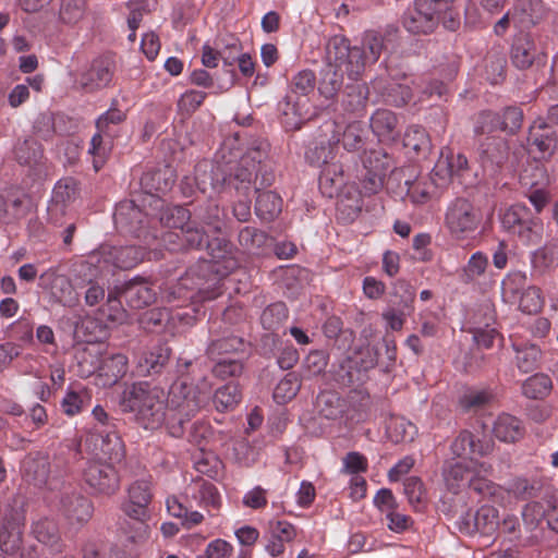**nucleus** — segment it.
Returning a JSON list of instances; mask_svg holds the SVG:
<instances>
[{
  "label": "nucleus",
  "mask_w": 558,
  "mask_h": 558,
  "mask_svg": "<svg viewBox=\"0 0 558 558\" xmlns=\"http://www.w3.org/2000/svg\"><path fill=\"white\" fill-rule=\"evenodd\" d=\"M477 533L490 536L499 526L498 510L490 506H482L475 511Z\"/></svg>",
  "instance_id": "0e129e2a"
},
{
  "label": "nucleus",
  "mask_w": 558,
  "mask_h": 558,
  "mask_svg": "<svg viewBox=\"0 0 558 558\" xmlns=\"http://www.w3.org/2000/svg\"><path fill=\"white\" fill-rule=\"evenodd\" d=\"M384 48V39L376 32H368L363 38L360 49L363 51V63L366 66L374 64L380 57Z\"/></svg>",
  "instance_id": "338daca9"
},
{
  "label": "nucleus",
  "mask_w": 558,
  "mask_h": 558,
  "mask_svg": "<svg viewBox=\"0 0 558 558\" xmlns=\"http://www.w3.org/2000/svg\"><path fill=\"white\" fill-rule=\"evenodd\" d=\"M107 458L110 462L88 461L84 469V481L94 494L111 496L120 488V475L114 464L121 461Z\"/></svg>",
  "instance_id": "dca6fc26"
},
{
  "label": "nucleus",
  "mask_w": 558,
  "mask_h": 558,
  "mask_svg": "<svg viewBox=\"0 0 558 558\" xmlns=\"http://www.w3.org/2000/svg\"><path fill=\"white\" fill-rule=\"evenodd\" d=\"M123 412L134 413L136 420L147 429L167 426L168 411L165 391L148 381L125 386L120 398Z\"/></svg>",
  "instance_id": "39448f33"
},
{
  "label": "nucleus",
  "mask_w": 558,
  "mask_h": 558,
  "mask_svg": "<svg viewBox=\"0 0 558 558\" xmlns=\"http://www.w3.org/2000/svg\"><path fill=\"white\" fill-rule=\"evenodd\" d=\"M546 59V46L542 36L532 33H519L514 36L510 50V60L519 70L530 69L534 63Z\"/></svg>",
  "instance_id": "2eb2a0df"
},
{
  "label": "nucleus",
  "mask_w": 558,
  "mask_h": 558,
  "mask_svg": "<svg viewBox=\"0 0 558 558\" xmlns=\"http://www.w3.org/2000/svg\"><path fill=\"white\" fill-rule=\"evenodd\" d=\"M129 368V360L122 353L106 354L100 357L98 376L104 378V386H111L122 378Z\"/></svg>",
  "instance_id": "7c9ffc66"
},
{
  "label": "nucleus",
  "mask_w": 558,
  "mask_h": 558,
  "mask_svg": "<svg viewBox=\"0 0 558 558\" xmlns=\"http://www.w3.org/2000/svg\"><path fill=\"white\" fill-rule=\"evenodd\" d=\"M521 389L526 398L542 400L550 393L553 381L548 375L536 373L523 381Z\"/></svg>",
  "instance_id": "8fccbe9b"
},
{
  "label": "nucleus",
  "mask_w": 558,
  "mask_h": 558,
  "mask_svg": "<svg viewBox=\"0 0 558 558\" xmlns=\"http://www.w3.org/2000/svg\"><path fill=\"white\" fill-rule=\"evenodd\" d=\"M519 310L525 314H537L545 304L542 289L537 286H527L521 293L518 301Z\"/></svg>",
  "instance_id": "4d7b16f0"
},
{
  "label": "nucleus",
  "mask_w": 558,
  "mask_h": 558,
  "mask_svg": "<svg viewBox=\"0 0 558 558\" xmlns=\"http://www.w3.org/2000/svg\"><path fill=\"white\" fill-rule=\"evenodd\" d=\"M344 75L340 70L326 61L318 85L320 95L327 99L333 98L343 85Z\"/></svg>",
  "instance_id": "49530a36"
},
{
  "label": "nucleus",
  "mask_w": 558,
  "mask_h": 558,
  "mask_svg": "<svg viewBox=\"0 0 558 558\" xmlns=\"http://www.w3.org/2000/svg\"><path fill=\"white\" fill-rule=\"evenodd\" d=\"M199 248L205 247L211 260H201L182 276L175 286L165 290L163 298L168 303L178 302L183 306L186 301H211L223 292L222 279L238 267L232 256V243L218 234L205 233Z\"/></svg>",
  "instance_id": "f03ea898"
},
{
  "label": "nucleus",
  "mask_w": 558,
  "mask_h": 558,
  "mask_svg": "<svg viewBox=\"0 0 558 558\" xmlns=\"http://www.w3.org/2000/svg\"><path fill=\"white\" fill-rule=\"evenodd\" d=\"M493 433L500 441L512 444L524 436L525 428L518 417L504 413L496 418Z\"/></svg>",
  "instance_id": "f704fd0d"
},
{
  "label": "nucleus",
  "mask_w": 558,
  "mask_h": 558,
  "mask_svg": "<svg viewBox=\"0 0 558 558\" xmlns=\"http://www.w3.org/2000/svg\"><path fill=\"white\" fill-rule=\"evenodd\" d=\"M186 498L196 502L211 517L216 515L222 506L221 495L218 488L210 482L198 478L192 482L185 489Z\"/></svg>",
  "instance_id": "393cba45"
},
{
  "label": "nucleus",
  "mask_w": 558,
  "mask_h": 558,
  "mask_svg": "<svg viewBox=\"0 0 558 558\" xmlns=\"http://www.w3.org/2000/svg\"><path fill=\"white\" fill-rule=\"evenodd\" d=\"M14 155L21 165H35L43 156L41 145L34 138H26L15 146Z\"/></svg>",
  "instance_id": "680f3d73"
},
{
  "label": "nucleus",
  "mask_w": 558,
  "mask_h": 558,
  "mask_svg": "<svg viewBox=\"0 0 558 558\" xmlns=\"http://www.w3.org/2000/svg\"><path fill=\"white\" fill-rule=\"evenodd\" d=\"M482 221V209L465 197L454 198L446 208L445 227L454 240L471 239Z\"/></svg>",
  "instance_id": "1a4fd4ad"
},
{
  "label": "nucleus",
  "mask_w": 558,
  "mask_h": 558,
  "mask_svg": "<svg viewBox=\"0 0 558 558\" xmlns=\"http://www.w3.org/2000/svg\"><path fill=\"white\" fill-rule=\"evenodd\" d=\"M92 414L97 421L95 429L101 439V453L113 461H122L125 456L124 444L117 433L114 420L108 415L101 405H96Z\"/></svg>",
  "instance_id": "a211bd4d"
},
{
  "label": "nucleus",
  "mask_w": 558,
  "mask_h": 558,
  "mask_svg": "<svg viewBox=\"0 0 558 558\" xmlns=\"http://www.w3.org/2000/svg\"><path fill=\"white\" fill-rule=\"evenodd\" d=\"M408 197L413 204H426L436 193L438 185L434 180V173L430 177L416 179L414 182H407Z\"/></svg>",
  "instance_id": "de8ad7c7"
},
{
  "label": "nucleus",
  "mask_w": 558,
  "mask_h": 558,
  "mask_svg": "<svg viewBox=\"0 0 558 558\" xmlns=\"http://www.w3.org/2000/svg\"><path fill=\"white\" fill-rule=\"evenodd\" d=\"M160 222L165 227L174 230L163 235V242L169 245V250H199L202 246L204 234L196 220H191V213L185 207H167L160 215Z\"/></svg>",
  "instance_id": "0eeeda50"
},
{
  "label": "nucleus",
  "mask_w": 558,
  "mask_h": 558,
  "mask_svg": "<svg viewBox=\"0 0 558 558\" xmlns=\"http://www.w3.org/2000/svg\"><path fill=\"white\" fill-rule=\"evenodd\" d=\"M512 348L515 352V364L522 373L532 372L538 366L542 351L536 344L514 342Z\"/></svg>",
  "instance_id": "37998d69"
},
{
  "label": "nucleus",
  "mask_w": 558,
  "mask_h": 558,
  "mask_svg": "<svg viewBox=\"0 0 558 558\" xmlns=\"http://www.w3.org/2000/svg\"><path fill=\"white\" fill-rule=\"evenodd\" d=\"M501 226L526 246L536 245L543 239V221L535 217L524 204H514L501 216Z\"/></svg>",
  "instance_id": "9d476101"
},
{
  "label": "nucleus",
  "mask_w": 558,
  "mask_h": 558,
  "mask_svg": "<svg viewBox=\"0 0 558 558\" xmlns=\"http://www.w3.org/2000/svg\"><path fill=\"white\" fill-rule=\"evenodd\" d=\"M59 510L69 524L83 525L87 523L94 513L92 500L80 493H63L60 497Z\"/></svg>",
  "instance_id": "4be33fe9"
},
{
  "label": "nucleus",
  "mask_w": 558,
  "mask_h": 558,
  "mask_svg": "<svg viewBox=\"0 0 558 558\" xmlns=\"http://www.w3.org/2000/svg\"><path fill=\"white\" fill-rule=\"evenodd\" d=\"M468 169V159L462 154H447L441 153L440 159L436 163L433 173L434 175H442L445 178L460 177Z\"/></svg>",
  "instance_id": "09e8293b"
},
{
  "label": "nucleus",
  "mask_w": 558,
  "mask_h": 558,
  "mask_svg": "<svg viewBox=\"0 0 558 558\" xmlns=\"http://www.w3.org/2000/svg\"><path fill=\"white\" fill-rule=\"evenodd\" d=\"M28 203L26 195L9 198L0 196V222L12 223L24 218L29 211Z\"/></svg>",
  "instance_id": "a19ab883"
},
{
  "label": "nucleus",
  "mask_w": 558,
  "mask_h": 558,
  "mask_svg": "<svg viewBox=\"0 0 558 558\" xmlns=\"http://www.w3.org/2000/svg\"><path fill=\"white\" fill-rule=\"evenodd\" d=\"M107 272L96 274L95 268L92 270H82V263L78 265V277L82 288H86L84 292L85 303L88 306H95L104 301L106 296L105 288L98 283V278L102 277Z\"/></svg>",
  "instance_id": "e433bc0d"
},
{
  "label": "nucleus",
  "mask_w": 558,
  "mask_h": 558,
  "mask_svg": "<svg viewBox=\"0 0 558 558\" xmlns=\"http://www.w3.org/2000/svg\"><path fill=\"white\" fill-rule=\"evenodd\" d=\"M364 168L371 174L369 192L376 193L383 186V178L395 168L393 158L381 147L365 150L362 156Z\"/></svg>",
  "instance_id": "b1692460"
},
{
  "label": "nucleus",
  "mask_w": 558,
  "mask_h": 558,
  "mask_svg": "<svg viewBox=\"0 0 558 558\" xmlns=\"http://www.w3.org/2000/svg\"><path fill=\"white\" fill-rule=\"evenodd\" d=\"M194 469L196 472L216 480L222 471V462L211 452L201 450V452L194 457Z\"/></svg>",
  "instance_id": "774afa93"
},
{
  "label": "nucleus",
  "mask_w": 558,
  "mask_h": 558,
  "mask_svg": "<svg viewBox=\"0 0 558 558\" xmlns=\"http://www.w3.org/2000/svg\"><path fill=\"white\" fill-rule=\"evenodd\" d=\"M114 62L109 57L93 60L89 68L76 78V84L86 93H95L110 85L114 74Z\"/></svg>",
  "instance_id": "412c9836"
},
{
  "label": "nucleus",
  "mask_w": 558,
  "mask_h": 558,
  "mask_svg": "<svg viewBox=\"0 0 558 558\" xmlns=\"http://www.w3.org/2000/svg\"><path fill=\"white\" fill-rule=\"evenodd\" d=\"M367 98L368 88L365 84L347 85L342 97V107L345 111L356 112L365 107Z\"/></svg>",
  "instance_id": "5fc2aeb1"
},
{
  "label": "nucleus",
  "mask_w": 558,
  "mask_h": 558,
  "mask_svg": "<svg viewBox=\"0 0 558 558\" xmlns=\"http://www.w3.org/2000/svg\"><path fill=\"white\" fill-rule=\"evenodd\" d=\"M153 500L151 483L134 481L126 489V497L120 505L121 511L131 520L120 524L129 541L137 543L147 536V521L150 519L149 504Z\"/></svg>",
  "instance_id": "423d86ee"
},
{
  "label": "nucleus",
  "mask_w": 558,
  "mask_h": 558,
  "mask_svg": "<svg viewBox=\"0 0 558 558\" xmlns=\"http://www.w3.org/2000/svg\"><path fill=\"white\" fill-rule=\"evenodd\" d=\"M242 400V392L236 383L230 381L220 388L215 393H211V399L215 409L218 412H228L234 410Z\"/></svg>",
  "instance_id": "79ce46f5"
},
{
  "label": "nucleus",
  "mask_w": 558,
  "mask_h": 558,
  "mask_svg": "<svg viewBox=\"0 0 558 558\" xmlns=\"http://www.w3.org/2000/svg\"><path fill=\"white\" fill-rule=\"evenodd\" d=\"M32 532L35 538L41 544L48 546L56 553L63 548L58 523L53 519L43 518L33 524Z\"/></svg>",
  "instance_id": "c9c22d12"
},
{
  "label": "nucleus",
  "mask_w": 558,
  "mask_h": 558,
  "mask_svg": "<svg viewBox=\"0 0 558 558\" xmlns=\"http://www.w3.org/2000/svg\"><path fill=\"white\" fill-rule=\"evenodd\" d=\"M339 143L340 131L338 124L335 121L326 122L306 151L307 161L317 167L333 162Z\"/></svg>",
  "instance_id": "f3484780"
},
{
  "label": "nucleus",
  "mask_w": 558,
  "mask_h": 558,
  "mask_svg": "<svg viewBox=\"0 0 558 558\" xmlns=\"http://www.w3.org/2000/svg\"><path fill=\"white\" fill-rule=\"evenodd\" d=\"M328 364V355L322 350L311 351L304 359L301 367V377L311 379L322 375Z\"/></svg>",
  "instance_id": "13d9d810"
},
{
  "label": "nucleus",
  "mask_w": 558,
  "mask_h": 558,
  "mask_svg": "<svg viewBox=\"0 0 558 558\" xmlns=\"http://www.w3.org/2000/svg\"><path fill=\"white\" fill-rule=\"evenodd\" d=\"M125 298L132 308H142L150 305L156 299V291L142 278H135L125 282L121 288L116 287L108 292L107 307L108 319L112 323H122L125 311L121 307L120 296Z\"/></svg>",
  "instance_id": "6e6552de"
},
{
  "label": "nucleus",
  "mask_w": 558,
  "mask_h": 558,
  "mask_svg": "<svg viewBox=\"0 0 558 558\" xmlns=\"http://www.w3.org/2000/svg\"><path fill=\"white\" fill-rule=\"evenodd\" d=\"M523 120V110L517 106L506 107L501 112L483 111L477 117L474 132L476 135H484L502 131L514 135L522 128Z\"/></svg>",
  "instance_id": "ddd939ff"
},
{
  "label": "nucleus",
  "mask_w": 558,
  "mask_h": 558,
  "mask_svg": "<svg viewBox=\"0 0 558 558\" xmlns=\"http://www.w3.org/2000/svg\"><path fill=\"white\" fill-rule=\"evenodd\" d=\"M546 15L543 0H517L512 8V19L523 25H535Z\"/></svg>",
  "instance_id": "4c0bfd02"
},
{
  "label": "nucleus",
  "mask_w": 558,
  "mask_h": 558,
  "mask_svg": "<svg viewBox=\"0 0 558 558\" xmlns=\"http://www.w3.org/2000/svg\"><path fill=\"white\" fill-rule=\"evenodd\" d=\"M492 473L489 463L472 458H451L444 462L441 474L447 489L453 494L470 488L483 498H497V494H502L504 489L486 478Z\"/></svg>",
  "instance_id": "20e7f679"
},
{
  "label": "nucleus",
  "mask_w": 558,
  "mask_h": 558,
  "mask_svg": "<svg viewBox=\"0 0 558 558\" xmlns=\"http://www.w3.org/2000/svg\"><path fill=\"white\" fill-rule=\"evenodd\" d=\"M282 198L272 191L258 193L255 202L256 215L265 221H271L281 213Z\"/></svg>",
  "instance_id": "a18cd8bd"
},
{
  "label": "nucleus",
  "mask_w": 558,
  "mask_h": 558,
  "mask_svg": "<svg viewBox=\"0 0 558 558\" xmlns=\"http://www.w3.org/2000/svg\"><path fill=\"white\" fill-rule=\"evenodd\" d=\"M289 317L288 307L283 302L268 305L262 313L260 323L266 330H277Z\"/></svg>",
  "instance_id": "052dcab7"
},
{
  "label": "nucleus",
  "mask_w": 558,
  "mask_h": 558,
  "mask_svg": "<svg viewBox=\"0 0 558 558\" xmlns=\"http://www.w3.org/2000/svg\"><path fill=\"white\" fill-rule=\"evenodd\" d=\"M405 148L413 150L416 155H427L432 148L428 133L420 125H411L407 129L403 137Z\"/></svg>",
  "instance_id": "603ef678"
},
{
  "label": "nucleus",
  "mask_w": 558,
  "mask_h": 558,
  "mask_svg": "<svg viewBox=\"0 0 558 558\" xmlns=\"http://www.w3.org/2000/svg\"><path fill=\"white\" fill-rule=\"evenodd\" d=\"M478 153L483 162L501 165L508 157V144L497 135H478Z\"/></svg>",
  "instance_id": "2f4dec72"
},
{
  "label": "nucleus",
  "mask_w": 558,
  "mask_h": 558,
  "mask_svg": "<svg viewBox=\"0 0 558 558\" xmlns=\"http://www.w3.org/2000/svg\"><path fill=\"white\" fill-rule=\"evenodd\" d=\"M488 257L485 253L477 251L473 253L462 268V281L474 283L483 277L488 268Z\"/></svg>",
  "instance_id": "6e6d98bb"
},
{
  "label": "nucleus",
  "mask_w": 558,
  "mask_h": 558,
  "mask_svg": "<svg viewBox=\"0 0 558 558\" xmlns=\"http://www.w3.org/2000/svg\"><path fill=\"white\" fill-rule=\"evenodd\" d=\"M344 172L342 165L331 162L324 166L319 175V189L328 197H333L344 185Z\"/></svg>",
  "instance_id": "ea45409f"
},
{
  "label": "nucleus",
  "mask_w": 558,
  "mask_h": 558,
  "mask_svg": "<svg viewBox=\"0 0 558 558\" xmlns=\"http://www.w3.org/2000/svg\"><path fill=\"white\" fill-rule=\"evenodd\" d=\"M196 219L203 225L201 229L205 233L219 234L222 229V221L220 218V208L215 203H208L205 207L199 208L196 213Z\"/></svg>",
  "instance_id": "bf43d9fd"
},
{
  "label": "nucleus",
  "mask_w": 558,
  "mask_h": 558,
  "mask_svg": "<svg viewBox=\"0 0 558 558\" xmlns=\"http://www.w3.org/2000/svg\"><path fill=\"white\" fill-rule=\"evenodd\" d=\"M502 494H497V498H490L495 502H500L504 500L505 495H512L517 499L527 500L536 497L542 488L544 487V482L539 477H514L508 482L507 487H502Z\"/></svg>",
  "instance_id": "cd10ccee"
},
{
  "label": "nucleus",
  "mask_w": 558,
  "mask_h": 558,
  "mask_svg": "<svg viewBox=\"0 0 558 558\" xmlns=\"http://www.w3.org/2000/svg\"><path fill=\"white\" fill-rule=\"evenodd\" d=\"M38 286L50 294L53 302L64 306L76 305L82 294L78 269L74 282L52 268L47 269L39 276Z\"/></svg>",
  "instance_id": "4468645a"
},
{
  "label": "nucleus",
  "mask_w": 558,
  "mask_h": 558,
  "mask_svg": "<svg viewBox=\"0 0 558 558\" xmlns=\"http://www.w3.org/2000/svg\"><path fill=\"white\" fill-rule=\"evenodd\" d=\"M142 259L143 252L136 246L129 245L116 247L111 245H101L82 262V270H92L94 267L96 274H99L109 272L112 267L131 269L141 263Z\"/></svg>",
  "instance_id": "9b49d317"
},
{
  "label": "nucleus",
  "mask_w": 558,
  "mask_h": 558,
  "mask_svg": "<svg viewBox=\"0 0 558 558\" xmlns=\"http://www.w3.org/2000/svg\"><path fill=\"white\" fill-rule=\"evenodd\" d=\"M435 7V0H415L414 7L408 9L403 14L404 28L412 34L433 33L439 24Z\"/></svg>",
  "instance_id": "6ab92c4d"
},
{
  "label": "nucleus",
  "mask_w": 558,
  "mask_h": 558,
  "mask_svg": "<svg viewBox=\"0 0 558 558\" xmlns=\"http://www.w3.org/2000/svg\"><path fill=\"white\" fill-rule=\"evenodd\" d=\"M175 182V175L171 168L146 171L141 178L142 190L151 196L166 194Z\"/></svg>",
  "instance_id": "c756f323"
},
{
  "label": "nucleus",
  "mask_w": 558,
  "mask_h": 558,
  "mask_svg": "<svg viewBox=\"0 0 558 558\" xmlns=\"http://www.w3.org/2000/svg\"><path fill=\"white\" fill-rule=\"evenodd\" d=\"M326 61L353 81H357L366 69L363 63V51L359 46L351 47L350 41L342 35H335L328 39Z\"/></svg>",
  "instance_id": "f8f14e48"
},
{
  "label": "nucleus",
  "mask_w": 558,
  "mask_h": 558,
  "mask_svg": "<svg viewBox=\"0 0 558 558\" xmlns=\"http://www.w3.org/2000/svg\"><path fill=\"white\" fill-rule=\"evenodd\" d=\"M396 114L388 109H378L371 117L372 131L380 141L395 140L398 134Z\"/></svg>",
  "instance_id": "58836bf2"
},
{
  "label": "nucleus",
  "mask_w": 558,
  "mask_h": 558,
  "mask_svg": "<svg viewBox=\"0 0 558 558\" xmlns=\"http://www.w3.org/2000/svg\"><path fill=\"white\" fill-rule=\"evenodd\" d=\"M87 12V0H61L59 20L62 24L75 26L85 19Z\"/></svg>",
  "instance_id": "3c124183"
},
{
  "label": "nucleus",
  "mask_w": 558,
  "mask_h": 558,
  "mask_svg": "<svg viewBox=\"0 0 558 558\" xmlns=\"http://www.w3.org/2000/svg\"><path fill=\"white\" fill-rule=\"evenodd\" d=\"M527 276L524 271L514 270L506 275L501 281V296L506 303L515 304L526 289Z\"/></svg>",
  "instance_id": "c03bdc74"
},
{
  "label": "nucleus",
  "mask_w": 558,
  "mask_h": 558,
  "mask_svg": "<svg viewBox=\"0 0 558 558\" xmlns=\"http://www.w3.org/2000/svg\"><path fill=\"white\" fill-rule=\"evenodd\" d=\"M192 361L179 359L178 378L172 383L167 399L168 433L175 438L184 434V425L197 413L206 409L211 399V384L206 377L191 383L189 368Z\"/></svg>",
  "instance_id": "7ed1b4c3"
},
{
  "label": "nucleus",
  "mask_w": 558,
  "mask_h": 558,
  "mask_svg": "<svg viewBox=\"0 0 558 558\" xmlns=\"http://www.w3.org/2000/svg\"><path fill=\"white\" fill-rule=\"evenodd\" d=\"M485 78L493 85L501 83L506 77V58L500 52H490L485 58Z\"/></svg>",
  "instance_id": "e2e57ef3"
},
{
  "label": "nucleus",
  "mask_w": 558,
  "mask_h": 558,
  "mask_svg": "<svg viewBox=\"0 0 558 558\" xmlns=\"http://www.w3.org/2000/svg\"><path fill=\"white\" fill-rule=\"evenodd\" d=\"M104 135H106L104 132L97 131V133L90 140V145L88 148V154L93 157V166L95 171H99L101 169L110 154L112 146L111 141L105 140Z\"/></svg>",
  "instance_id": "69168bd1"
},
{
  "label": "nucleus",
  "mask_w": 558,
  "mask_h": 558,
  "mask_svg": "<svg viewBox=\"0 0 558 558\" xmlns=\"http://www.w3.org/2000/svg\"><path fill=\"white\" fill-rule=\"evenodd\" d=\"M92 402L90 391L82 386H70L60 402L61 410L66 416H75L86 410Z\"/></svg>",
  "instance_id": "72a5a7b5"
},
{
  "label": "nucleus",
  "mask_w": 558,
  "mask_h": 558,
  "mask_svg": "<svg viewBox=\"0 0 558 558\" xmlns=\"http://www.w3.org/2000/svg\"><path fill=\"white\" fill-rule=\"evenodd\" d=\"M24 523L23 511L16 509H11L3 517L0 525V549L4 554L12 555L20 549Z\"/></svg>",
  "instance_id": "5701e85b"
},
{
  "label": "nucleus",
  "mask_w": 558,
  "mask_h": 558,
  "mask_svg": "<svg viewBox=\"0 0 558 558\" xmlns=\"http://www.w3.org/2000/svg\"><path fill=\"white\" fill-rule=\"evenodd\" d=\"M526 146L530 154L539 160H549L557 148V134L549 129L544 118L534 120L527 130Z\"/></svg>",
  "instance_id": "aec40b11"
},
{
  "label": "nucleus",
  "mask_w": 558,
  "mask_h": 558,
  "mask_svg": "<svg viewBox=\"0 0 558 558\" xmlns=\"http://www.w3.org/2000/svg\"><path fill=\"white\" fill-rule=\"evenodd\" d=\"M494 442L490 440L476 439L469 430H461L450 445L453 458L466 459V456L485 457L493 452Z\"/></svg>",
  "instance_id": "a878e982"
},
{
  "label": "nucleus",
  "mask_w": 558,
  "mask_h": 558,
  "mask_svg": "<svg viewBox=\"0 0 558 558\" xmlns=\"http://www.w3.org/2000/svg\"><path fill=\"white\" fill-rule=\"evenodd\" d=\"M387 435L395 444L411 442L417 435V427L404 417H391L387 426Z\"/></svg>",
  "instance_id": "864d4df0"
},
{
  "label": "nucleus",
  "mask_w": 558,
  "mask_h": 558,
  "mask_svg": "<svg viewBox=\"0 0 558 558\" xmlns=\"http://www.w3.org/2000/svg\"><path fill=\"white\" fill-rule=\"evenodd\" d=\"M21 472L36 485L46 483L50 473L48 457L40 451L29 452L21 463Z\"/></svg>",
  "instance_id": "473e14b6"
},
{
  "label": "nucleus",
  "mask_w": 558,
  "mask_h": 558,
  "mask_svg": "<svg viewBox=\"0 0 558 558\" xmlns=\"http://www.w3.org/2000/svg\"><path fill=\"white\" fill-rule=\"evenodd\" d=\"M171 350L167 344H156L144 351L137 362V372L143 376L159 374L169 362Z\"/></svg>",
  "instance_id": "bb28decb"
},
{
  "label": "nucleus",
  "mask_w": 558,
  "mask_h": 558,
  "mask_svg": "<svg viewBox=\"0 0 558 558\" xmlns=\"http://www.w3.org/2000/svg\"><path fill=\"white\" fill-rule=\"evenodd\" d=\"M532 272L543 276L558 267V240L551 239L530 255Z\"/></svg>",
  "instance_id": "c85d7f7f"
},
{
  "label": "nucleus",
  "mask_w": 558,
  "mask_h": 558,
  "mask_svg": "<svg viewBox=\"0 0 558 558\" xmlns=\"http://www.w3.org/2000/svg\"><path fill=\"white\" fill-rule=\"evenodd\" d=\"M269 144L257 140L236 162L202 160L195 166L194 181L202 193H222L234 189L244 194L253 182L267 187L275 182V171L268 161Z\"/></svg>",
  "instance_id": "f257e3e1"
}]
</instances>
